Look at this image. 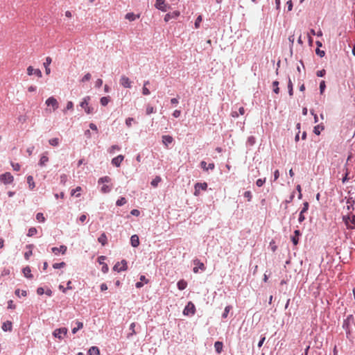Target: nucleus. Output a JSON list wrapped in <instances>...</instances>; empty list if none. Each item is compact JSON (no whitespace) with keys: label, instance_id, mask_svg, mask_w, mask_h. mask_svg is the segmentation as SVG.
<instances>
[{"label":"nucleus","instance_id":"obj_1","mask_svg":"<svg viewBox=\"0 0 355 355\" xmlns=\"http://www.w3.org/2000/svg\"><path fill=\"white\" fill-rule=\"evenodd\" d=\"M343 222L346 225L347 230H355V215L352 214H347L342 216Z\"/></svg>","mask_w":355,"mask_h":355},{"label":"nucleus","instance_id":"obj_2","mask_svg":"<svg viewBox=\"0 0 355 355\" xmlns=\"http://www.w3.org/2000/svg\"><path fill=\"white\" fill-rule=\"evenodd\" d=\"M352 326H354V323H351L350 322H347L343 320L342 327L345 331L346 338L352 343L353 342L354 338L352 336Z\"/></svg>","mask_w":355,"mask_h":355},{"label":"nucleus","instance_id":"obj_3","mask_svg":"<svg viewBox=\"0 0 355 355\" xmlns=\"http://www.w3.org/2000/svg\"><path fill=\"white\" fill-rule=\"evenodd\" d=\"M196 311L195 304L192 302L189 301L184 306L182 313L185 316H192L196 313Z\"/></svg>","mask_w":355,"mask_h":355},{"label":"nucleus","instance_id":"obj_4","mask_svg":"<svg viewBox=\"0 0 355 355\" xmlns=\"http://www.w3.org/2000/svg\"><path fill=\"white\" fill-rule=\"evenodd\" d=\"M155 7L156 9L162 12H166L169 8H171V6L166 3V0H156Z\"/></svg>","mask_w":355,"mask_h":355},{"label":"nucleus","instance_id":"obj_5","mask_svg":"<svg viewBox=\"0 0 355 355\" xmlns=\"http://www.w3.org/2000/svg\"><path fill=\"white\" fill-rule=\"evenodd\" d=\"M14 180V178L10 172H6L0 175V182L4 184H11Z\"/></svg>","mask_w":355,"mask_h":355},{"label":"nucleus","instance_id":"obj_6","mask_svg":"<svg viewBox=\"0 0 355 355\" xmlns=\"http://www.w3.org/2000/svg\"><path fill=\"white\" fill-rule=\"evenodd\" d=\"M68 332V329L66 327H60L55 329L53 332V336L58 338L59 340H62L64 336H66Z\"/></svg>","mask_w":355,"mask_h":355},{"label":"nucleus","instance_id":"obj_7","mask_svg":"<svg viewBox=\"0 0 355 355\" xmlns=\"http://www.w3.org/2000/svg\"><path fill=\"white\" fill-rule=\"evenodd\" d=\"M302 235V233L300 230L297 229L294 230L293 234L291 236V241L293 245L296 246L299 244L300 239Z\"/></svg>","mask_w":355,"mask_h":355},{"label":"nucleus","instance_id":"obj_8","mask_svg":"<svg viewBox=\"0 0 355 355\" xmlns=\"http://www.w3.org/2000/svg\"><path fill=\"white\" fill-rule=\"evenodd\" d=\"M194 267L193 268V272L194 273H198L199 272V270L202 271H205L206 270V267L205 264L201 262L198 259H195L193 261Z\"/></svg>","mask_w":355,"mask_h":355},{"label":"nucleus","instance_id":"obj_9","mask_svg":"<svg viewBox=\"0 0 355 355\" xmlns=\"http://www.w3.org/2000/svg\"><path fill=\"white\" fill-rule=\"evenodd\" d=\"M162 141L166 148H170L169 146L174 141L173 137L169 135H164L162 137Z\"/></svg>","mask_w":355,"mask_h":355},{"label":"nucleus","instance_id":"obj_10","mask_svg":"<svg viewBox=\"0 0 355 355\" xmlns=\"http://www.w3.org/2000/svg\"><path fill=\"white\" fill-rule=\"evenodd\" d=\"M119 83L124 88L130 89L132 87V81L130 80L129 78H128L127 76H125L124 75L121 76V78L119 80Z\"/></svg>","mask_w":355,"mask_h":355},{"label":"nucleus","instance_id":"obj_11","mask_svg":"<svg viewBox=\"0 0 355 355\" xmlns=\"http://www.w3.org/2000/svg\"><path fill=\"white\" fill-rule=\"evenodd\" d=\"M27 74L28 76L35 75L39 78H41L42 76L41 70L40 69H34L32 66L28 67Z\"/></svg>","mask_w":355,"mask_h":355},{"label":"nucleus","instance_id":"obj_12","mask_svg":"<svg viewBox=\"0 0 355 355\" xmlns=\"http://www.w3.org/2000/svg\"><path fill=\"white\" fill-rule=\"evenodd\" d=\"M200 166L204 171H213L215 168V164L211 162L207 165V162L202 160L200 163Z\"/></svg>","mask_w":355,"mask_h":355},{"label":"nucleus","instance_id":"obj_13","mask_svg":"<svg viewBox=\"0 0 355 355\" xmlns=\"http://www.w3.org/2000/svg\"><path fill=\"white\" fill-rule=\"evenodd\" d=\"M180 12L178 10H175L172 12H168L165 15L164 20L166 22H168L171 19H178V17L180 16Z\"/></svg>","mask_w":355,"mask_h":355},{"label":"nucleus","instance_id":"obj_14","mask_svg":"<svg viewBox=\"0 0 355 355\" xmlns=\"http://www.w3.org/2000/svg\"><path fill=\"white\" fill-rule=\"evenodd\" d=\"M46 104L47 106H51L53 108V110H56L58 107V102L55 98L53 96H51L46 100Z\"/></svg>","mask_w":355,"mask_h":355},{"label":"nucleus","instance_id":"obj_15","mask_svg":"<svg viewBox=\"0 0 355 355\" xmlns=\"http://www.w3.org/2000/svg\"><path fill=\"white\" fill-rule=\"evenodd\" d=\"M67 250V247L64 245H61L59 248L53 247L51 248L52 252L55 254H58V253L61 252L62 254H64Z\"/></svg>","mask_w":355,"mask_h":355},{"label":"nucleus","instance_id":"obj_16","mask_svg":"<svg viewBox=\"0 0 355 355\" xmlns=\"http://www.w3.org/2000/svg\"><path fill=\"white\" fill-rule=\"evenodd\" d=\"M123 159H124V156L122 155H119L112 159L111 163L113 166H114L116 167H119Z\"/></svg>","mask_w":355,"mask_h":355},{"label":"nucleus","instance_id":"obj_17","mask_svg":"<svg viewBox=\"0 0 355 355\" xmlns=\"http://www.w3.org/2000/svg\"><path fill=\"white\" fill-rule=\"evenodd\" d=\"M130 245L132 247L137 248L140 244L139 238L138 235L137 234L132 235L130 237Z\"/></svg>","mask_w":355,"mask_h":355},{"label":"nucleus","instance_id":"obj_18","mask_svg":"<svg viewBox=\"0 0 355 355\" xmlns=\"http://www.w3.org/2000/svg\"><path fill=\"white\" fill-rule=\"evenodd\" d=\"M223 343L222 341H216L214 343L215 352L218 354H220L223 350Z\"/></svg>","mask_w":355,"mask_h":355},{"label":"nucleus","instance_id":"obj_19","mask_svg":"<svg viewBox=\"0 0 355 355\" xmlns=\"http://www.w3.org/2000/svg\"><path fill=\"white\" fill-rule=\"evenodd\" d=\"M1 329L3 331H11L12 330V323L7 320L2 324Z\"/></svg>","mask_w":355,"mask_h":355},{"label":"nucleus","instance_id":"obj_20","mask_svg":"<svg viewBox=\"0 0 355 355\" xmlns=\"http://www.w3.org/2000/svg\"><path fill=\"white\" fill-rule=\"evenodd\" d=\"M88 355H101V351L98 347L92 346L87 352Z\"/></svg>","mask_w":355,"mask_h":355},{"label":"nucleus","instance_id":"obj_21","mask_svg":"<svg viewBox=\"0 0 355 355\" xmlns=\"http://www.w3.org/2000/svg\"><path fill=\"white\" fill-rule=\"evenodd\" d=\"M140 17V14L135 15L134 12H128L125 15V19L129 20L130 21H134Z\"/></svg>","mask_w":355,"mask_h":355},{"label":"nucleus","instance_id":"obj_22","mask_svg":"<svg viewBox=\"0 0 355 355\" xmlns=\"http://www.w3.org/2000/svg\"><path fill=\"white\" fill-rule=\"evenodd\" d=\"M98 241L103 245L105 246L107 244V237L105 232H102L98 238Z\"/></svg>","mask_w":355,"mask_h":355},{"label":"nucleus","instance_id":"obj_23","mask_svg":"<svg viewBox=\"0 0 355 355\" xmlns=\"http://www.w3.org/2000/svg\"><path fill=\"white\" fill-rule=\"evenodd\" d=\"M22 272L24 273V277L27 279H32L33 277V275L31 274V268L28 266L23 268Z\"/></svg>","mask_w":355,"mask_h":355},{"label":"nucleus","instance_id":"obj_24","mask_svg":"<svg viewBox=\"0 0 355 355\" xmlns=\"http://www.w3.org/2000/svg\"><path fill=\"white\" fill-rule=\"evenodd\" d=\"M187 282L184 279H180L177 282V287L180 291H183L187 287Z\"/></svg>","mask_w":355,"mask_h":355},{"label":"nucleus","instance_id":"obj_25","mask_svg":"<svg viewBox=\"0 0 355 355\" xmlns=\"http://www.w3.org/2000/svg\"><path fill=\"white\" fill-rule=\"evenodd\" d=\"M324 129V125L323 123H320L313 128V133L316 135H320L321 133V131Z\"/></svg>","mask_w":355,"mask_h":355},{"label":"nucleus","instance_id":"obj_26","mask_svg":"<svg viewBox=\"0 0 355 355\" xmlns=\"http://www.w3.org/2000/svg\"><path fill=\"white\" fill-rule=\"evenodd\" d=\"M90 99H91V98L89 96L84 97L83 98V101L79 104L80 107H81L82 108H83L85 110V107H87L89 105Z\"/></svg>","mask_w":355,"mask_h":355},{"label":"nucleus","instance_id":"obj_27","mask_svg":"<svg viewBox=\"0 0 355 355\" xmlns=\"http://www.w3.org/2000/svg\"><path fill=\"white\" fill-rule=\"evenodd\" d=\"M76 327L72 328V329H71V333L73 334H76L78 332V331H79L80 329L83 328V322L76 320Z\"/></svg>","mask_w":355,"mask_h":355},{"label":"nucleus","instance_id":"obj_28","mask_svg":"<svg viewBox=\"0 0 355 355\" xmlns=\"http://www.w3.org/2000/svg\"><path fill=\"white\" fill-rule=\"evenodd\" d=\"M194 187H197L200 190L206 191L208 187V184L207 182H196L194 184Z\"/></svg>","mask_w":355,"mask_h":355},{"label":"nucleus","instance_id":"obj_29","mask_svg":"<svg viewBox=\"0 0 355 355\" xmlns=\"http://www.w3.org/2000/svg\"><path fill=\"white\" fill-rule=\"evenodd\" d=\"M135 327H136L135 322H132L130 324V328H129V330L130 331V332L129 334H128V335H127L128 338H131L133 335H135L137 334L135 329Z\"/></svg>","mask_w":355,"mask_h":355},{"label":"nucleus","instance_id":"obj_30","mask_svg":"<svg viewBox=\"0 0 355 355\" xmlns=\"http://www.w3.org/2000/svg\"><path fill=\"white\" fill-rule=\"evenodd\" d=\"M288 92L290 96H292L293 95V85L291 81V79L289 76H288Z\"/></svg>","mask_w":355,"mask_h":355},{"label":"nucleus","instance_id":"obj_31","mask_svg":"<svg viewBox=\"0 0 355 355\" xmlns=\"http://www.w3.org/2000/svg\"><path fill=\"white\" fill-rule=\"evenodd\" d=\"M27 183L28 184V187L31 190H33L35 187V184L33 180V177L32 175H28L27 178Z\"/></svg>","mask_w":355,"mask_h":355},{"label":"nucleus","instance_id":"obj_32","mask_svg":"<svg viewBox=\"0 0 355 355\" xmlns=\"http://www.w3.org/2000/svg\"><path fill=\"white\" fill-rule=\"evenodd\" d=\"M161 182H162V178L160 176H159V175H157L150 182V185L153 187L155 188V187H157L158 186L159 183H160Z\"/></svg>","mask_w":355,"mask_h":355},{"label":"nucleus","instance_id":"obj_33","mask_svg":"<svg viewBox=\"0 0 355 355\" xmlns=\"http://www.w3.org/2000/svg\"><path fill=\"white\" fill-rule=\"evenodd\" d=\"M232 305H227L225 307L223 313H222V319H226L228 316L230 311L232 309Z\"/></svg>","mask_w":355,"mask_h":355},{"label":"nucleus","instance_id":"obj_34","mask_svg":"<svg viewBox=\"0 0 355 355\" xmlns=\"http://www.w3.org/2000/svg\"><path fill=\"white\" fill-rule=\"evenodd\" d=\"M48 162H49V157L45 154H42L38 164L40 166H45L46 163Z\"/></svg>","mask_w":355,"mask_h":355},{"label":"nucleus","instance_id":"obj_35","mask_svg":"<svg viewBox=\"0 0 355 355\" xmlns=\"http://www.w3.org/2000/svg\"><path fill=\"white\" fill-rule=\"evenodd\" d=\"M111 98L110 96H103L100 98V103L102 106H106L110 101Z\"/></svg>","mask_w":355,"mask_h":355},{"label":"nucleus","instance_id":"obj_36","mask_svg":"<svg viewBox=\"0 0 355 355\" xmlns=\"http://www.w3.org/2000/svg\"><path fill=\"white\" fill-rule=\"evenodd\" d=\"M347 204H348L346 207V209L349 211L351 209H354V200L352 198L349 197L347 199Z\"/></svg>","mask_w":355,"mask_h":355},{"label":"nucleus","instance_id":"obj_37","mask_svg":"<svg viewBox=\"0 0 355 355\" xmlns=\"http://www.w3.org/2000/svg\"><path fill=\"white\" fill-rule=\"evenodd\" d=\"M111 182V178L109 176H103L98 179V184H101Z\"/></svg>","mask_w":355,"mask_h":355},{"label":"nucleus","instance_id":"obj_38","mask_svg":"<svg viewBox=\"0 0 355 355\" xmlns=\"http://www.w3.org/2000/svg\"><path fill=\"white\" fill-rule=\"evenodd\" d=\"M295 198V191H293L292 193L290 195L288 199L285 200L282 205L285 204V209H287V205L291 202Z\"/></svg>","mask_w":355,"mask_h":355},{"label":"nucleus","instance_id":"obj_39","mask_svg":"<svg viewBox=\"0 0 355 355\" xmlns=\"http://www.w3.org/2000/svg\"><path fill=\"white\" fill-rule=\"evenodd\" d=\"M256 143V138L254 136H250L248 137L246 145L249 146H252Z\"/></svg>","mask_w":355,"mask_h":355},{"label":"nucleus","instance_id":"obj_40","mask_svg":"<svg viewBox=\"0 0 355 355\" xmlns=\"http://www.w3.org/2000/svg\"><path fill=\"white\" fill-rule=\"evenodd\" d=\"M349 169L347 168H345V172L343 174V178H342V182L343 184H345L349 181Z\"/></svg>","mask_w":355,"mask_h":355},{"label":"nucleus","instance_id":"obj_41","mask_svg":"<svg viewBox=\"0 0 355 355\" xmlns=\"http://www.w3.org/2000/svg\"><path fill=\"white\" fill-rule=\"evenodd\" d=\"M127 202V200L125 197H120L116 202L117 207H121Z\"/></svg>","mask_w":355,"mask_h":355},{"label":"nucleus","instance_id":"obj_42","mask_svg":"<svg viewBox=\"0 0 355 355\" xmlns=\"http://www.w3.org/2000/svg\"><path fill=\"white\" fill-rule=\"evenodd\" d=\"M15 294L19 297H20L21 296L26 297L27 295V291L25 290H22L21 291L19 288H17L15 291Z\"/></svg>","mask_w":355,"mask_h":355},{"label":"nucleus","instance_id":"obj_43","mask_svg":"<svg viewBox=\"0 0 355 355\" xmlns=\"http://www.w3.org/2000/svg\"><path fill=\"white\" fill-rule=\"evenodd\" d=\"M202 21V16L201 15H200L196 19V21H195V23H194L195 28H200V24H201Z\"/></svg>","mask_w":355,"mask_h":355},{"label":"nucleus","instance_id":"obj_44","mask_svg":"<svg viewBox=\"0 0 355 355\" xmlns=\"http://www.w3.org/2000/svg\"><path fill=\"white\" fill-rule=\"evenodd\" d=\"M279 81L275 80L272 82V86H273V92L278 94L279 93Z\"/></svg>","mask_w":355,"mask_h":355},{"label":"nucleus","instance_id":"obj_45","mask_svg":"<svg viewBox=\"0 0 355 355\" xmlns=\"http://www.w3.org/2000/svg\"><path fill=\"white\" fill-rule=\"evenodd\" d=\"M49 143L52 146H57L59 145L60 140L58 138L55 137L49 140Z\"/></svg>","mask_w":355,"mask_h":355},{"label":"nucleus","instance_id":"obj_46","mask_svg":"<svg viewBox=\"0 0 355 355\" xmlns=\"http://www.w3.org/2000/svg\"><path fill=\"white\" fill-rule=\"evenodd\" d=\"M36 219L40 222V223H44L45 220H46V218L44 216V214L42 213V212H38L37 214H36Z\"/></svg>","mask_w":355,"mask_h":355},{"label":"nucleus","instance_id":"obj_47","mask_svg":"<svg viewBox=\"0 0 355 355\" xmlns=\"http://www.w3.org/2000/svg\"><path fill=\"white\" fill-rule=\"evenodd\" d=\"M319 89H320V94H322L324 92L325 89H326V82L324 80L320 81Z\"/></svg>","mask_w":355,"mask_h":355},{"label":"nucleus","instance_id":"obj_48","mask_svg":"<svg viewBox=\"0 0 355 355\" xmlns=\"http://www.w3.org/2000/svg\"><path fill=\"white\" fill-rule=\"evenodd\" d=\"M156 112V109L154 108L153 106L148 105L146 106V113L147 115H149L152 113Z\"/></svg>","mask_w":355,"mask_h":355},{"label":"nucleus","instance_id":"obj_49","mask_svg":"<svg viewBox=\"0 0 355 355\" xmlns=\"http://www.w3.org/2000/svg\"><path fill=\"white\" fill-rule=\"evenodd\" d=\"M120 264L122 265V266L119 268V270L121 271H125L128 269V262L125 259H122Z\"/></svg>","mask_w":355,"mask_h":355},{"label":"nucleus","instance_id":"obj_50","mask_svg":"<svg viewBox=\"0 0 355 355\" xmlns=\"http://www.w3.org/2000/svg\"><path fill=\"white\" fill-rule=\"evenodd\" d=\"M66 266L65 262L62 261L60 263H55L53 264V268L55 269H60L62 268H64Z\"/></svg>","mask_w":355,"mask_h":355},{"label":"nucleus","instance_id":"obj_51","mask_svg":"<svg viewBox=\"0 0 355 355\" xmlns=\"http://www.w3.org/2000/svg\"><path fill=\"white\" fill-rule=\"evenodd\" d=\"M101 191L103 193H107L111 191V187L108 185L103 184V187L101 189Z\"/></svg>","mask_w":355,"mask_h":355},{"label":"nucleus","instance_id":"obj_52","mask_svg":"<svg viewBox=\"0 0 355 355\" xmlns=\"http://www.w3.org/2000/svg\"><path fill=\"white\" fill-rule=\"evenodd\" d=\"M269 248L272 250V252H275L277 249V245L274 240H272L269 243Z\"/></svg>","mask_w":355,"mask_h":355},{"label":"nucleus","instance_id":"obj_53","mask_svg":"<svg viewBox=\"0 0 355 355\" xmlns=\"http://www.w3.org/2000/svg\"><path fill=\"white\" fill-rule=\"evenodd\" d=\"M73 110V103L72 101H68L67 103V105L65 109L63 110L64 112H66L67 110Z\"/></svg>","mask_w":355,"mask_h":355},{"label":"nucleus","instance_id":"obj_54","mask_svg":"<svg viewBox=\"0 0 355 355\" xmlns=\"http://www.w3.org/2000/svg\"><path fill=\"white\" fill-rule=\"evenodd\" d=\"M266 178H259V179H258L256 181V185L258 187H262L266 183Z\"/></svg>","mask_w":355,"mask_h":355},{"label":"nucleus","instance_id":"obj_55","mask_svg":"<svg viewBox=\"0 0 355 355\" xmlns=\"http://www.w3.org/2000/svg\"><path fill=\"white\" fill-rule=\"evenodd\" d=\"M37 231L35 227H31V228H29V230L28 231L27 236H33L37 234Z\"/></svg>","mask_w":355,"mask_h":355},{"label":"nucleus","instance_id":"obj_56","mask_svg":"<svg viewBox=\"0 0 355 355\" xmlns=\"http://www.w3.org/2000/svg\"><path fill=\"white\" fill-rule=\"evenodd\" d=\"M344 320H346L347 322H350L351 323H354V326H355V319L353 314L348 315L346 318L344 319Z\"/></svg>","mask_w":355,"mask_h":355},{"label":"nucleus","instance_id":"obj_57","mask_svg":"<svg viewBox=\"0 0 355 355\" xmlns=\"http://www.w3.org/2000/svg\"><path fill=\"white\" fill-rule=\"evenodd\" d=\"M315 53L320 58H323L325 55V51L318 48L315 49Z\"/></svg>","mask_w":355,"mask_h":355},{"label":"nucleus","instance_id":"obj_58","mask_svg":"<svg viewBox=\"0 0 355 355\" xmlns=\"http://www.w3.org/2000/svg\"><path fill=\"white\" fill-rule=\"evenodd\" d=\"M243 196L247 198L248 202H250L252 200V195L250 191H246L243 193Z\"/></svg>","mask_w":355,"mask_h":355},{"label":"nucleus","instance_id":"obj_59","mask_svg":"<svg viewBox=\"0 0 355 355\" xmlns=\"http://www.w3.org/2000/svg\"><path fill=\"white\" fill-rule=\"evenodd\" d=\"M309 203L308 202H303V207L301 209L300 212L305 213L309 210Z\"/></svg>","mask_w":355,"mask_h":355},{"label":"nucleus","instance_id":"obj_60","mask_svg":"<svg viewBox=\"0 0 355 355\" xmlns=\"http://www.w3.org/2000/svg\"><path fill=\"white\" fill-rule=\"evenodd\" d=\"M91 74L89 73H87L80 80V82L85 83L89 81L91 79Z\"/></svg>","mask_w":355,"mask_h":355},{"label":"nucleus","instance_id":"obj_61","mask_svg":"<svg viewBox=\"0 0 355 355\" xmlns=\"http://www.w3.org/2000/svg\"><path fill=\"white\" fill-rule=\"evenodd\" d=\"M135 121L134 118L128 117L125 119V125L127 127L130 128L132 126V123Z\"/></svg>","mask_w":355,"mask_h":355},{"label":"nucleus","instance_id":"obj_62","mask_svg":"<svg viewBox=\"0 0 355 355\" xmlns=\"http://www.w3.org/2000/svg\"><path fill=\"white\" fill-rule=\"evenodd\" d=\"M121 148L118 145H112L110 148V153H114L115 150H120Z\"/></svg>","mask_w":355,"mask_h":355},{"label":"nucleus","instance_id":"obj_63","mask_svg":"<svg viewBox=\"0 0 355 355\" xmlns=\"http://www.w3.org/2000/svg\"><path fill=\"white\" fill-rule=\"evenodd\" d=\"M266 340V336L264 335H261L260 337V340L258 342L257 346L259 348H261Z\"/></svg>","mask_w":355,"mask_h":355},{"label":"nucleus","instance_id":"obj_64","mask_svg":"<svg viewBox=\"0 0 355 355\" xmlns=\"http://www.w3.org/2000/svg\"><path fill=\"white\" fill-rule=\"evenodd\" d=\"M316 75L318 77H324L326 75V70L322 69L321 70H318L316 72Z\"/></svg>","mask_w":355,"mask_h":355}]
</instances>
